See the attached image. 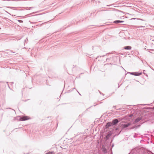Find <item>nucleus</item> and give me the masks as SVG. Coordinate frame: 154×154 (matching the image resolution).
<instances>
[{
  "label": "nucleus",
  "mask_w": 154,
  "mask_h": 154,
  "mask_svg": "<svg viewBox=\"0 0 154 154\" xmlns=\"http://www.w3.org/2000/svg\"><path fill=\"white\" fill-rule=\"evenodd\" d=\"M119 122L120 120L118 119H115L112 120L111 122L112 126H113L117 125Z\"/></svg>",
  "instance_id": "nucleus-1"
},
{
  "label": "nucleus",
  "mask_w": 154,
  "mask_h": 154,
  "mask_svg": "<svg viewBox=\"0 0 154 154\" xmlns=\"http://www.w3.org/2000/svg\"><path fill=\"white\" fill-rule=\"evenodd\" d=\"M127 73H129L131 75L135 76H139L141 75L142 73L138 72H128Z\"/></svg>",
  "instance_id": "nucleus-2"
},
{
  "label": "nucleus",
  "mask_w": 154,
  "mask_h": 154,
  "mask_svg": "<svg viewBox=\"0 0 154 154\" xmlns=\"http://www.w3.org/2000/svg\"><path fill=\"white\" fill-rule=\"evenodd\" d=\"M29 119L28 117L26 116H23L21 117L20 121H24L27 120Z\"/></svg>",
  "instance_id": "nucleus-3"
},
{
  "label": "nucleus",
  "mask_w": 154,
  "mask_h": 154,
  "mask_svg": "<svg viewBox=\"0 0 154 154\" xmlns=\"http://www.w3.org/2000/svg\"><path fill=\"white\" fill-rule=\"evenodd\" d=\"M101 149L102 150V151L104 152V153H106L107 152L105 146L104 145H102L101 147Z\"/></svg>",
  "instance_id": "nucleus-4"
},
{
  "label": "nucleus",
  "mask_w": 154,
  "mask_h": 154,
  "mask_svg": "<svg viewBox=\"0 0 154 154\" xmlns=\"http://www.w3.org/2000/svg\"><path fill=\"white\" fill-rule=\"evenodd\" d=\"M142 119V118L141 117H137V118L133 122V124H135L138 122H139Z\"/></svg>",
  "instance_id": "nucleus-5"
},
{
  "label": "nucleus",
  "mask_w": 154,
  "mask_h": 154,
  "mask_svg": "<svg viewBox=\"0 0 154 154\" xmlns=\"http://www.w3.org/2000/svg\"><path fill=\"white\" fill-rule=\"evenodd\" d=\"M131 125V123H128L127 124H122V128H125L128 127Z\"/></svg>",
  "instance_id": "nucleus-6"
},
{
  "label": "nucleus",
  "mask_w": 154,
  "mask_h": 154,
  "mask_svg": "<svg viewBox=\"0 0 154 154\" xmlns=\"http://www.w3.org/2000/svg\"><path fill=\"white\" fill-rule=\"evenodd\" d=\"M112 133L111 132H109L108 134L106 135V139L107 140L108 139L109 137L112 135Z\"/></svg>",
  "instance_id": "nucleus-7"
},
{
  "label": "nucleus",
  "mask_w": 154,
  "mask_h": 154,
  "mask_svg": "<svg viewBox=\"0 0 154 154\" xmlns=\"http://www.w3.org/2000/svg\"><path fill=\"white\" fill-rule=\"evenodd\" d=\"M112 126V122H109L107 123L106 127V128H107L109 127Z\"/></svg>",
  "instance_id": "nucleus-8"
},
{
  "label": "nucleus",
  "mask_w": 154,
  "mask_h": 154,
  "mask_svg": "<svg viewBox=\"0 0 154 154\" xmlns=\"http://www.w3.org/2000/svg\"><path fill=\"white\" fill-rule=\"evenodd\" d=\"M124 21L122 20H116L114 21L113 22V23L117 24L119 23H124Z\"/></svg>",
  "instance_id": "nucleus-9"
},
{
  "label": "nucleus",
  "mask_w": 154,
  "mask_h": 154,
  "mask_svg": "<svg viewBox=\"0 0 154 154\" xmlns=\"http://www.w3.org/2000/svg\"><path fill=\"white\" fill-rule=\"evenodd\" d=\"M131 48V47L130 46H127L124 47V49L126 50H129Z\"/></svg>",
  "instance_id": "nucleus-10"
},
{
  "label": "nucleus",
  "mask_w": 154,
  "mask_h": 154,
  "mask_svg": "<svg viewBox=\"0 0 154 154\" xmlns=\"http://www.w3.org/2000/svg\"><path fill=\"white\" fill-rule=\"evenodd\" d=\"M20 119L21 117L19 116H17V117L15 118V119L17 121H20Z\"/></svg>",
  "instance_id": "nucleus-11"
},
{
  "label": "nucleus",
  "mask_w": 154,
  "mask_h": 154,
  "mask_svg": "<svg viewBox=\"0 0 154 154\" xmlns=\"http://www.w3.org/2000/svg\"><path fill=\"white\" fill-rule=\"evenodd\" d=\"M45 154H55L54 152H49L45 153Z\"/></svg>",
  "instance_id": "nucleus-12"
},
{
  "label": "nucleus",
  "mask_w": 154,
  "mask_h": 154,
  "mask_svg": "<svg viewBox=\"0 0 154 154\" xmlns=\"http://www.w3.org/2000/svg\"><path fill=\"white\" fill-rule=\"evenodd\" d=\"M145 27V26H137V28H143V27Z\"/></svg>",
  "instance_id": "nucleus-13"
},
{
  "label": "nucleus",
  "mask_w": 154,
  "mask_h": 154,
  "mask_svg": "<svg viewBox=\"0 0 154 154\" xmlns=\"http://www.w3.org/2000/svg\"><path fill=\"white\" fill-rule=\"evenodd\" d=\"M140 125H137L135 126L136 128H138L140 126Z\"/></svg>",
  "instance_id": "nucleus-14"
},
{
  "label": "nucleus",
  "mask_w": 154,
  "mask_h": 154,
  "mask_svg": "<svg viewBox=\"0 0 154 154\" xmlns=\"http://www.w3.org/2000/svg\"><path fill=\"white\" fill-rule=\"evenodd\" d=\"M136 128L135 126H133L131 128H130V129H134V128Z\"/></svg>",
  "instance_id": "nucleus-15"
},
{
  "label": "nucleus",
  "mask_w": 154,
  "mask_h": 154,
  "mask_svg": "<svg viewBox=\"0 0 154 154\" xmlns=\"http://www.w3.org/2000/svg\"><path fill=\"white\" fill-rule=\"evenodd\" d=\"M18 21L20 23H23V21L22 20H18Z\"/></svg>",
  "instance_id": "nucleus-16"
},
{
  "label": "nucleus",
  "mask_w": 154,
  "mask_h": 154,
  "mask_svg": "<svg viewBox=\"0 0 154 154\" xmlns=\"http://www.w3.org/2000/svg\"><path fill=\"white\" fill-rule=\"evenodd\" d=\"M133 116V115L132 114H131V115H130V116H129L130 117H132V116Z\"/></svg>",
  "instance_id": "nucleus-17"
},
{
  "label": "nucleus",
  "mask_w": 154,
  "mask_h": 154,
  "mask_svg": "<svg viewBox=\"0 0 154 154\" xmlns=\"http://www.w3.org/2000/svg\"><path fill=\"white\" fill-rule=\"evenodd\" d=\"M113 108L116 109V106H113Z\"/></svg>",
  "instance_id": "nucleus-18"
},
{
  "label": "nucleus",
  "mask_w": 154,
  "mask_h": 154,
  "mask_svg": "<svg viewBox=\"0 0 154 154\" xmlns=\"http://www.w3.org/2000/svg\"><path fill=\"white\" fill-rule=\"evenodd\" d=\"M143 24H144V23H142V22H141L140 23V24L143 25Z\"/></svg>",
  "instance_id": "nucleus-19"
},
{
  "label": "nucleus",
  "mask_w": 154,
  "mask_h": 154,
  "mask_svg": "<svg viewBox=\"0 0 154 154\" xmlns=\"http://www.w3.org/2000/svg\"><path fill=\"white\" fill-rule=\"evenodd\" d=\"M118 128H116V130H116V131H117V130H118Z\"/></svg>",
  "instance_id": "nucleus-20"
},
{
  "label": "nucleus",
  "mask_w": 154,
  "mask_h": 154,
  "mask_svg": "<svg viewBox=\"0 0 154 154\" xmlns=\"http://www.w3.org/2000/svg\"><path fill=\"white\" fill-rule=\"evenodd\" d=\"M105 55H102V56H100V57H104V56Z\"/></svg>",
  "instance_id": "nucleus-21"
},
{
  "label": "nucleus",
  "mask_w": 154,
  "mask_h": 154,
  "mask_svg": "<svg viewBox=\"0 0 154 154\" xmlns=\"http://www.w3.org/2000/svg\"><path fill=\"white\" fill-rule=\"evenodd\" d=\"M29 22L30 23H32V22L31 21H29Z\"/></svg>",
  "instance_id": "nucleus-22"
},
{
  "label": "nucleus",
  "mask_w": 154,
  "mask_h": 154,
  "mask_svg": "<svg viewBox=\"0 0 154 154\" xmlns=\"http://www.w3.org/2000/svg\"><path fill=\"white\" fill-rule=\"evenodd\" d=\"M113 146H114V145L112 144V147H113Z\"/></svg>",
  "instance_id": "nucleus-23"
},
{
  "label": "nucleus",
  "mask_w": 154,
  "mask_h": 154,
  "mask_svg": "<svg viewBox=\"0 0 154 154\" xmlns=\"http://www.w3.org/2000/svg\"><path fill=\"white\" fill-rule=\"evenodd\" d=\"M32 53H31V56H32Z\"/></svg>",
  "instance_id": "nucleus-24"
},
{
  "label": "nucleus",
  "mask_w": 154,
  "mask_h": 154,
  "mask_svg": "<svg viewBox=\"0 0 154 154\" xmlns=\"http://www.w3.org/2000/svg\"><path fill=\"white\" fill-rule=\"evenodd\" d=\"M139 20H143L142 19H139Z\"/></svg>",
  "instance_id": "nucleus-25"
},
{
  "label": "nucleus",
  "mask_w": 154,
  "mask_h": 154,
  "mask_svg": "<svg viewBox=\"0 0 154 154\" xmlns=\"http://www.w3.org/2000/svg\"><path fill=\"white\" fill-rule=\"evenodd\" d=\"M99 57V56H98V57H97L96 58V59H97V58H98Z\"/></svg>",
  "instance_id": "nucleus-26"
},
{
  "label": "nucleus",
  "mask_w": 154,
  "mask_h": 154,
  "mask_svg": "<svg viewBox=\"0 0 154 154\" xmlns=\"http://www.w3.org/2000/svg\"><path fill=\"white\" fill-rule=\"evenodd\" d=\"M7 83H8V87H9V85H8V82H7Z\"/></svg>",
  "instance_id": "nucleus-27"
},
{
  "label": "nucleus",
  "mask_w": 154,
  "mask_h": 154,
  "mask_svg": "<svg viewBox=\"0 0 154 154\" xmlns=\"http://www.w3.org/2000/svg\"><path fill=\"white\" fill-rule=\"evenodd\" d=\"M121 131H120V132L119 133V134H120V133H121Z\"/></svg>",
  "instance_id": "nucleus-28"
},
{
  "label": "nucleus",
  "mask_w": 154,
  "mask_h": 154,
  "mask_svg": "<svg viewBox=\"0 0 154 154\" xmlns=\"http://www.w3.org/2000/svg\"><path fill=\"white\" fill-rule=\"evenodd\" d=\"M141 30H143V29H141Z\"/></svg>",
  "instance_id": "nucleus-29"
},
{
  "label": "nucleus",
  "mask_w": 154,
  "mask_h": 154,
  "mask_svg": "<svg viewBox=\"0 0 154 154\" xmlns=\"http://www.w3.org/2000/svg\"><path fill=\"white\" fill-rule=\"evenodd\" d=\"M128 154H130V153H129Z\"/></svg>",
  "instance_id": "nucleus-30"
}]
</instances>
